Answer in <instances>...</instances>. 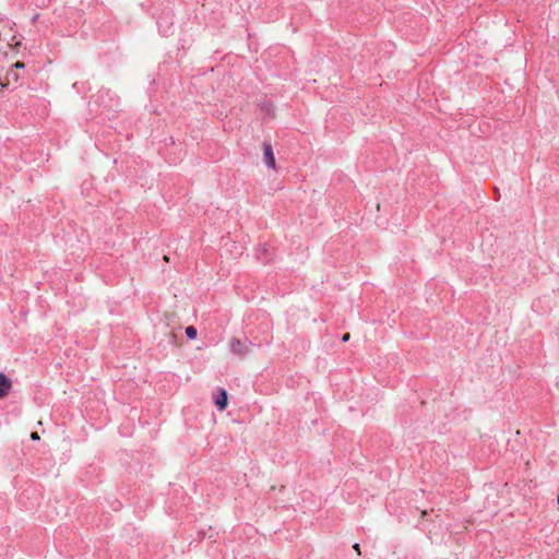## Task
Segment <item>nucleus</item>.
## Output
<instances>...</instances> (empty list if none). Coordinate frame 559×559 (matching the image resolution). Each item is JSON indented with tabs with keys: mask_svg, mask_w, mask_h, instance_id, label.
<instances>
[{
	"mask_svg": "<svg viewBox=\"0 0 559 559\" xmlns=\"http://www.w3.org/2000/svg\"><path fill=\"white\" fill-rule=\"evenodd\" d=\"M252 346V343L245 338L243 341L237 337H233L229 341V349L234 355L239 357H245L249 353V348Z\"/></svg>",
	"mask_w": 559,
	"mask_h": 559,
	"instance_id": "obj_1",
	"label": "nucleus"
},
{
	"mask_svg": "<svg viewBox=\"0 0 559 559\" xmlns=\"http://www.w3.org/2000/svg\"><path fill=\"white\" fill-rule=\"evenodd\" d=\"M262 151H263V160L264 164L272 169L276 168V160L273 152V146L271 142L263 141L262 142Z\"/></svg>",
	"mask_w": 559,
	"mask_h": 559,
	"instance_id": "obj_2",
	"label": "nucleus"
},
{
	"mask_svg": "<svg viewBox=\"0 0 559 559\" xmlns=\"http://www.w3.org/2000/svg\"><path fill=\"white\" fill-rule=\"evenodd\" d=\"M214 404L218 411H225L228 405V393L225 389L219 388L214 395Z\"/></svg>",
	"mask_w": 559,
	"mask_h": 559,
	"instance_id": "obj_3",
	"label": "nucleus"
},
{
	"mask_svg": "<svg viewBox=\"0 0 559 559\" xmlns=\"http://www.w3.org/2000/svg\"><path fill=\"white\" fill-rule=\"evenodd\" d=\"M12 388V380L5 373L0 372V400L5 397Z\"/></svg>",
	"mask_w": 559,
	"mask_h": 559,
	"instance_id": "obj_4",
	"label": "nucleus"
},
{
	"mask_svg": "<svg viewBox=\"0 0 559 559\" xmlns=\"http://www.w3.org/2000/svg\"><path fill=\"white\" fill-rule=\"evenodd\" d=\"M255 254H257V259L264 264H266L267 262L271 261L270 248L266 247V245H260L257 248Z\"/></svg>",
	"mask_w": 559,
	"mask_h": 559,
	"instance_id": "obj_5",
	"label": "nucleus"
},
{
	"mask_svg": "<svg viewBox=\"0 0 559 559\" xmlns=\"http://www.w3.org/2000/svg\"><path fill=\"white\" fill-rule=\"evenodd\" d=\"M157 25H158V29H159V33L167 37L169 34H170V31H171V27H173V22L171 21H168L167 19H159L157 21Z\"/></svg>",
	"mask_w": 559,
	"mask_h": 559,
	"instance_id": "obj_6",
	"label": "nucleus"
},
{
	"mask_svg": "<svg viewBox=\"0 0 559 559\" xmlns=\"http://www.w3.org/2000/svg\"><path fill=\"white\" fill-rule=\"evenodd\" d=\"M20 76L17 71L14 70V68H10L5 75V83H9L11 81H14L15 83L19 81Z\"/></svg>",
	"mask_w": 559,
	"mask_h": 559,
	"instance_id": "obj_7",
	"label": "nucleus"
},
{
	"mask_svg": "<svg viewBox=\"0 0 559 559\" xmlns=\"http://www.w3.org/2000/svg\"><path fill=\"white\" fill-rule=\"evenodd\" d=\"M197 335H198V331H197V329L193 325H189V326L186 328V336L189 340L197 338Z\"/></svg>",
	"mask_w": 559,
	"mask_h": 559,
	"instance_id": "obj_8",
	"label": "nucleus"
},
{
	"mask_svg": "<svg viewBox=\"0 0 559 559\" xmlns=\"http://www.w3.org/2000/svg\"><path fill=\"white\" fill-rule=\"evenodd\" d=\"M24 67H25L24 62L16 61L14 64H12L11 68H14V70L17 71L19 69H23Z\"/></svg>",
	"mask_w": 559,
	"mask_h": 559,
	"instance_id": "obj_9",
	"label": "nucleus"
},
{
	"mask_svg": "<svg viewBox=\"0 0 559 559\" xmlns=\"http://www.w3.org/2000/svg\"><path fill=\"white\" fill-rule=\"evenodd\" d=\"M9 87V83H5L4 80L0 78V92Z\"/></svg>",
	"mask_w": 559,
	"mask_h": 559,
	"instance_id": "obj_10",
	"label": "nucleus"
},
{
	"mask_svg": "<svg viewBox=\"0 0 559 559\" xmlns=\"http://www.w3.org/2000/svg\"><path fill=\"white\" fill-rule=\"evenodd\" d=\"M31 439H32V440H34V441H35V440H39V435H38V432L33 431V432L31 433Z\"/></svg>",
	"mask_w": 559,
	"mask_h": 559,
	"instance_id": "obj_11",
	"label": "nucleus"
},
{
	"mask_svg": "<svg viewBox=\"0 0 559 559\" xmlns=\"http://www.w3.org/2000/svg\"><path fill=\"white\" fill-rule=\"evenodd\" d=\"M353 548L356 550V552H357L358 555H360V546H359V544L355 543V544L353 545Z\"/></svg>",
	"mask_w": 559,
	"mask_h": 559,
	"instance_id": "obj_12",
	"label": "nucleus"
},
{
	"mask_svg": "<svg viewBox=\"0 0 559 559\" xmlns=\"http://www.w3.org/2000/svg\"><path fill=\"white\" fill-rule=\"evenodd\" d=\"M38 19H39V14H35V15L33 16V19H32V22H33V23H36V22L38 21Z\"/></svg>",
	"mask_w": 559,
	"mask_h": 559,
	"instance_id": "obj_13",
	"label": "nucleus"
},
{
	"mask_svg": "<svg viewBox=\"0 0 559 559\" xmlns=\"http://www.w3.org/2000/svg\"><path fill=\"white\" fill-rule=\"evenodd\" d=\"M348 338H349V334L348 333L343 336V341H348Z\"/></svg>",
	"mask_w": 559,
	"mask_h": 559,
	"instance_id": "obj_14",
	"label": "nucleus"
},
{
	"mask_svg": "<svg viewBox=\"0 0 559 559\" xmlns=\"http://www.w3.org/2000/svg\"><path fill=\"white\" fill-rule=\"evenodd\" d=\"M205 536V533L204 532H200V538H204Z\"/></svg>",
	"mask_w": 559,
	"mask_h": 559,
	"instance_id": "obj_15",
	"label": "nucleus"
},
{
	"mask_svg": "<svg viewBox=\"0 0 559 559\" xmlns=\"http://www.w3.org/2000/svg\"><path fill=\"white\" fill-rule=\"evenodd\" d=\"M557 503L559 504V493H558V497H557Z\"/></svg>",
	"mask_w": 559,
	"mask_h": 559,
	"instance_id": "obj_16",
	"label": "nucleus"
}]
</instances>
